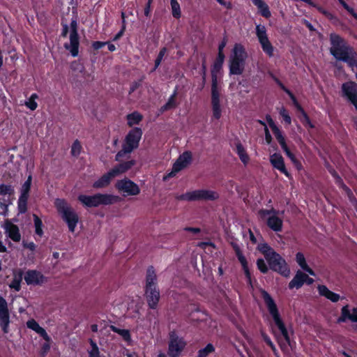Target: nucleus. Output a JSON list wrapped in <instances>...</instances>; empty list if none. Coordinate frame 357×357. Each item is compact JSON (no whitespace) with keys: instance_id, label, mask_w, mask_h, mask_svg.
Wrapping results in <instances>:
<instances>
[{"instance_id":"1","label":"nucleus","mask_w":357,"mask_h":357,"mask_svg":"<svg viewBox=\"0 0 357 357\" xmlns=\"http://www.w3.org/2000/svg\"><path fill=\"white\" fill-rule=\"evenodd\" d=\"M261 297L271 316L275 325L280 332V336L278 337V343L283 349L289 344V336L284 324L280 317L278 307L272 296L265 290H260Z\"/></svg>"},{"instance_id":"2","label":"nucleus","mask_w":357,"mask_h":357,"mask_svg":"<svg viewBox=\"0 0 357 357\" xmlns=\"http://www.w3.org/2000/svg\"><path fill=\"white\" fill-rule=\"evenodd\" d=\"M331 53L340 61L346 62L353 70L357 67V53L337 34L330 36Z\"/></svg>"},{"instance_id":"3","label":"nucleus","mask_w":357,"mask_h":357,"mask_svg":"<svg viewBox=\"0 0 357 357\" xmlns=\"http://www.w3.org/2000/svg\"><path fill=\"white\" fill-rule=\"evenodd\" d=\"M54 205L62 219L67 224L69 231L74 233L79 221L78 214L64 199H56Z\"/></svg>"},{"instance_id":"4","label":"nucleus","mask_w":357,"mask_h":357,"mask_svg":"<svg viewBox=\"0 0 357 357\" xmlns=\"http://www.w3.org/2000/svg\"><path fill=\"white\" fill-rule=\"evenodd\" d=\"M156 275L151 268L147 271L146 278L145 296L148 305L151 309H155L160 300V292L156 287Z\"/></svg>"},{"instance_id":"5","label":"nucleus","mask_w":357,"mask_h":357,"mask_svg":"<svg viewBox=\"0 0 357 357\" xmlns=\"http://www.w3.org/2000/svg\"><path fill=\"white\" fill-rule=\"evenodd\" d=\"M247 52L243 45L236 44L229 61V73L232 75H241L244 70Z\"/></svg>"},{"instance_id":"6","label":"nucleus","mask_w":357,"mask_h":357,"mask_svg":"<svg viewBox=\"0 0 357 357\" xmlns=\"http://www.w3.org/2000/svg\"><path fill=\"white\" fill-rule=\"evenodd\" d=\"M68 31L70 32V41L69 43L64 44V47L69 51L73 56L75 57L78 56L79 45V36L77 33V24L75 20H72L70 27L67 25H63L61 33L62 36H66Z\"/></svg>"},{"instance_id":"7","label":"nucleus","mask_w":357,"mask_h":357,"mask_svg":"<svg viewBox=\"0 0 357 357\" xmlns=\"http://www.w3.org/2000/svg\"><path fill=\"white\" fill-rule=\"evenodd\" d=\"M78 200L86 207H98L114 203L116 197L107 194H96L92 196L80 195Z\"/></svg>"},{"instance_id":"8","label":"nucleus","mask_w":357,"mask_h":357,"mask_svg":"<svg viewBox=\"0 0 357 357\" xmlns=\"http://www.w3.org/2000/svg\"><path fill=\"white\" fill-rule=\"evenodd\" d=\"M142 135V132L139 128H135L129 132L126 137L122 150L119 151L116 156L117 160L123 154L130 153L138 146Z\"/></svg>"},{"instance_id":"9","label":"nucleus","mask_w":357,"mask_h":357,"mask_svg":"<svg viewBox=\"0 0 357 357\" xmlns=\"http://www.w3.org/2000/svg\"><path fill=\"white\" fill-rule=\"evenodd\" d=\"M255 34L264 52L268 56H273L274 47L268 38L265 26L257 24L255 28Z\"/></svg>"},{"instance_id":"10","label":"nucleus","mask_w":357,"mask_h":357,"mask_svg":"<svg viewBox=\"0 0 357 357\" xmlns=\"http://www.w3.org/2000/svg\"><path fill=\"white\" fill-rule=\"evenodd\" d=\"M219 197L218 193L209 190H197L188 192L182 195L180 197L181 199L187 201H196V200H215Z\"/></svg>"},{"instance_id":"11","label":"nucleus","mask_w":357,"mask_h":357,"mask_svg":"<svg viewBox=\"0 0 357 357\" xmlns=\"http://www.w3.org/2000/svg\"><path fill=\"white\" fill-rule=\"evenodd\" d=\"M266 121L271 128L275 138L278 141L279 144H280L282 150L285 152L286 155L289 158V159L294 162V164H297V160L295 157V155L290 151L289 149L286 142L284 137L282 135V131L280 130V128L275 125L273 120L270 116H266Z\"/></svg>"},{"instance_id":"12","label":"nucleus","mask_w":357,"mask_h":357,"mask_svg":"<svg viewBox=\"0 0 357 357\" xmlns=\"http://www.w3.org/2000/svg\"><path fill=\"white\" fill-rule=\"evenodd\" d=\"M270 268L282 275L288 278L290 275V269L287 266L285 260L278 253L275 252L266 260Z\"/></svg>"},{"instance_id":"13","label":"nucleus","mask_w":357,"mask_h":357,"mask_svg":"<svg viewBox=\"0 0 357 357\" xmlns=\"http://www.w3.org/2000/svg\"><path fill=\"white\" fill-rule=\"evenodd\" d=\"M115 186L124 197L137 196L140 193V188L138 185L127 178L119 180Z\"/></svg>"},{"instance_id":"14","label":"nucleus","mask_w":357,"mask_h":357,"mask_svg":"<svg viewBox=\"0 0 357 357\" xmlns=\"http://www.w3.org/2000/svg\"><path fill=\"white\" fill-rule=\"evenodd\" d=\"M260 217L266 221L267 225L275 231H280L282 227V220L278 217L275 211L262 210L259 211Z\"/></svg>"},{"instance_id":"15","label":"nucleus","mask_w":357,"mask_h":357,"mask_svg":"<svg viewBox=\"0 0 357 357\" xmlns=\"http://www.w3.org/2000/svg\"><path fill=\"white\" fill-rule=\"evenodd\" d=\"M192 162V153L190 151L183 153L174 163L172 171L164 176V179L173 177L176 173L187 167Z\"/></svg>"},{"instance_id":"16","label":"nucleus","mask_w":357,"mask_h":357,"mask_svg":"<svg viewBox=\"0 0 357 357\" xmlns=\"http://www.w3.org/2000/svg\"><path fill=\"white\" fill-rule=\"evenodd\" d=\"M186 345L183 338L176 335L174 332L170 333L168 354L170 357H178Z\"/></svg>"},{"instance_id":"17","label":"nucleus","mask_w":357,"mask_h":357,"mask_svg":"<svg viewBox=\"0 0 357 357\" xmlns=\"http://www.w3.org/2000/svg\"><path fill=\"white\" fill-rule=\"evenodd\" d=\"M10 312L7 301L0 296V326L4 333L9 331Z\"/></svg>"},{"instance_id":"18","label":"nucleus","mask_w":357,"mask_h":357,"mask_svg":"<svg viewBox=\"0 0 357 357\" xmlns=\"http://www.w3.org/2000/svg\"><path fill=\"white\" fill-rule=\"evenodd\" d=\"M24 279L28 285H40L46 282L45 277L40 272L36 270L26 271Z\"/></svg>"},{"instance_id":"19","label":"nucleus","mask_w":357,"mask_h":357,"mask_svg":"<svg viewBox=\"0 0 357 357\" xmlns=\"http://www.w3.org/2000/svg\"><path fill=\"white\" fill-rule=\"evenodd\" d=\"M4 229L6 235L15 242H19L21 239V234L17 225L7 220L4 224Z\"/></svg>"},{"instance_id":"20","label":"nucleus","mask_w":357,"mask_h":357,"mask_svg":"<svg viewBox=\"0 0 357 357\" xmlns=\"http://www.w3.org/2000/svg\"><path fill=\"white\" fill-rule=\"evenodd\" d=\"M347 320L357 322V307L350 310L349 305H345L342 308L338 322H344Z\"/></svg>"},{"instance_id":"21","label":"nucleus","mask_w":357,"mask_h":357,"mask_svg":"<svg viewBox=\"0 0 357 357\" xmlns=\"http://www.w3.org/2000/svg\"><path fill=\"white\" fill-rule=\"evenodd\" d=\"M135 165V161L132 160L127 162H124L123 163H121L116 166H115L114 168H112L109 172L110 174L113 176V178H115L116 176H119L121 175L122 174L126 172L130 169L132 168V166Z\"/></svg>"},{"instance_id":"22","label":"nucleus","mask_w":357,"mask_h":357,"mask_svg":"<svg viewBox=\"0 0 357 357\" xmlns=\"http://www.w3.org/2000/svg\"><path fill=\"white\" fill-rule=\"evenodd\" d=\"M26 326L29 329L35 331L37 334H38L40 337H42L45 341L50 342L51 338L47 333L46 331L42 328L38 322H36L34 319H30L26 322Z\"/></svg>"},{"instance_id":"23","label":"nucleus","mask_w":357,"mask_h":357,"mask_svg":"<svg viewBox=\"0 0 357 357\" xmlns=\"http://www.w3.org/2000/svg\"><path fill=\"white\" fill-rule=\"evenodd\" d=\"M287 93L289 95V97L291 98V99L292 100L294 105L296 107V108L301 112V116H299L300 118V120L303 123V124L306 127V128H314V126L312 125V123H311L310 120L309 119L307 115L306 114V113L304 112V110L301 107V106L299 105V104L298 103V102L296 101L294 96L289 91H286Z\"/></svg>"},{"instance_id":"24","label":"nucleus","mask_w":357,"mask_h":357,"mask_svg":"<svg viewBox=\"0 0 357 357\" xmlns=\"http://www.w3.org/2000/svg\"><path fill=\"white\" fill-rule=\"evenodd\" d=\"M287 93L289 95V97L291 98V99L292 100L294 105L296 107V108L301 112V116H299L300 118V120L303 123V124L306 127V128H314V126L312 125V123H311L310 120L309 119L307 115L306 114V113L304 112V110L301 107V106L299 105V104L298 103V102L296 101L294 96L289 91H286Z\"/></svg>"},{"instance_id":"25","label":"nucleus","mask_w":357,"mask_h":357,"mask_svg":"<svg viewBox=\"0 0 357 357\" xmlns=\"http://www.w3.org/2000/svg\"><path fill=\"white\" fill-rule=\"evenodd\" d=\"M270 162L275 168L289 176V173L285 168L283 158L280 154L274 153L271 155L270 157Z\"/></svg>"},{"instance_id":"26","label":"nucleus","mask_w":357,"mask_h":357,"mask_svg":"<svg viewBox=\"0 0 357 357\" xmlns=\"http://www.w3.org/2000/svg\"><path fill=\"white\" fill-rule=\"evenodd\" d=\"M318 292L320 296L325 297L331 302L337 303L340 299V296L333 291H331L325 285H319L317 287Z\"/></svg>"},{"instance_id":"27","label":"nucleus","mask_w":357,"mask_h":357,"mask_svg":"<svg viewBox=\"0 0 357 357\" xmlns=\"http://www.w3.org/2000/svg\"><path fill=\"white\" fill-rule=\"evenodd\" d=\"M307 278V275L303 272L298 271L296 273L294 278L289 283V287L290 289H299L305 282V280Z\"/></svg>"},{"instance_id":"28","label":"nucleus","mask_w":357,"mask_h":357,"mask_svg":"<svg viewBox=\"0 0 357 357\" xmlns=\"http://www.w3.org/2000/svg\"><path fill=\"white\" fill-rule=\"evenodd\" d=\"M113 176L110 174L109 171L104 174L102 177L95 181L93 184V187L95 188H102L107 186L111 180L113 179Z\"/></svg>"},{"instance_id":"29","label":"nucleus","mask_w":357,"mask_h":357,"mask_svg":"<svg viewBox=\"0 0 357 357\" xmlns=\"http://www.w3.org/2000/svg\"><path fill=\"white\" fill-rule=\"evenodd\" d=\"M296 261L300 267L311 275H315L314 272L307 264L305 258L303 253L298 252L296 255Z\"/></svg>"},{"instance_id":"30","label":"nucleus","mask_w":357,"mask_h":357,"mask_svg":"<svg viewBox=\"0 0 357 357\" xmlns=\"http://www.w3.org/2000/svg\"><path fill=\"white\" fill-rule=\"evenodd\" d=\"M22 280V273L21 271L19 273H15L13 275V278L11 282L9 284V287L11 289H14L15 291H18L21 288V282Z\"/></svg>"},{"instance_id":"31","label":"nucleus","mask_w":357,"mask_h":357,"mask_svg":"<svg viewBox=\"0 0 357 357\" xmlns=\"http://www.w3.org/2000/svg\"><path fill=\"white\" fill-rule=\"evenodd\" d=\"M220 70V66H215L213 70H212V86L211 89H220V77H218V73Z\"/></svg>"},{"instance_id":"32","label":"nucleus","mask_w":357,"mask_h":357,"mask_svg":"<svg viewBox=\"0 0 357 357\" xmlns=\"http://www.w3.org/2000/svg\"><path fill=\"white\" fill-rule=\"evenodd\" d=\"M111 330L118 333L126 342H130L131 341V337L130 331L127 329L124 328H119L114 326H111Z\"/></svg>"},{"instance_id":"33","label":"nucleus","mask_w":357,"mask_h":357,"mask_svg":"<svg viewBox=\"0 0 357 357\" xmlns=\"http://www.w3.org/2000/svg\"><path fill=\"white\" fill-rule=\"evenodd\" d=\"M255 6L257 7L259 13L263 17L266 18H268L271 17V14L269 10L268 6L262 0H260L259 2H257L255 4Z\"/></svg>"},{"instance_id":"34","label":"nucleus","mask_w":357,"mask_h":357,"mask_svg":"<svg viewBox=\"0 0 357 357\" xmlns=\"http://www.w3.org/2000/svg\"><path fill=\"white\" fill-rule=\"evenodd\" d=\"M236 151L237 154L238 155L241 160L244 163L247 164L249 161V157L244 149L243 146L240 144L238 143L236 146Z\"/></svg>"},{"instance_id":"35","label":"nucleus","mask_w":357,"mask_h":357,"mask_svg":"<svg viewBox=\"0 0 357 357\" xmlns=\"http://www.w3.org/2000/svg\"><path fill=\"white\" fill-rule=\"evenodd\" d=\"M237 256H238L239 261L241 262V264L243 266V269L245 272L246 278H247L248 282L250 283L251 282V276H250V271H249V268L248 266L247 261H246L245 258L242 255V254H241L239 252H237Z\"/></svg>"},{"instance_id":"36","label":"nucleus","mask_w":357,"mask_h":357,"mask_svg":"<svg viewBox=\"0 0 357 357\" xmlns=\"http://www.w3.org/2000/svg\"><path fill=\"white\" fill-rule=\"evenodd\" d=\"M258 250L264 255L266 260L275 252L266 243L259 244Z\"/></svg>"},{"instance_id":"37","label":"nucleus","mask_w":357,"mask_h":357,"mask_svg":"<svg viewBox=\"0 0 357 357\" xmlns=\"http://www.w3.org/2000/svg\"><path fill=\"white\" fill-rule=\"evenodd\" d=\"M142 119V116L138 112H133L127 116L128 124L130 126L138 124Z\"/></svg>"},{"instance_id":"38","label":"nucleus","mask_w":357,"mask_h":357,"mask_svg":"<svg viewBox=\"0 0 357 357\" xmlns=\"http://www.w3.org/2000/svg\"><path fill=\"white\" fill-rule=\"evenodd\" d=\"M215 351V347L212 344H208L204 348L198 351L197 357H207Z\"/></svg>"},{"instance_id":"39","label":"nucleus","mask_w":357,"mask_h":357,"mask_svg":"<svg viewBox=\"0 0 357 357\" xmlns=\"http://www.w3.org/2000/svg\"><path fill=\"white\" fill-rule=\"evenodd\" d=\"M36 93H33L30 98L24 102V105L31 110L33 111L38 107V104L36 100L38 98Z\"/></svg>"},{"instance_id":"40","label":"nucleus","mask_w":357,"mask_h":357,"mask_svg":"<svg viewBox=\"0 0 357 357\" xmlns=\"http://www.w3.org/2000/svg\"><path fill=\"white\" fill-rule=\"evenodd\" d=\"M31 184V176H29L27 178V180L24 182V183L22 185L21 188V195L20 197H25L28 198L29 197V192L30 190Z\"/></svg>"},{"instance_id":"41","label":"nucleus","mask_w":357,"mask_h":357,"mask_svg":"<svg viewBox=\"0 0 357 357\" xmlns=\"http://www.w3.org/2000/svg\"><path fill=\"white\" fill-rule=\"evenodd\" d=\"M33 221L36 234L39 236H42L43 231L42 229L43 223L41 220L36 215H33Z\"/></svg>"},{"instance_id":"42","label":"nucleus","mask_w":357,"mask_h":357,"mask_svg":"<svg viewBox=\"0 0 357 357\" xmlns=\"http://www.w3.org/2000/svg\"><path fill=\"white\" fill-rule=\"evenodd\" d=\"M171 8L173 16L179 18L181 17V9L177 0H171Z\"/></svg>"},{"instance_id":"43","label":"nucleus","mask_w":357,"mask_h":357,"mask_svg":"<svg viewBox=\"0 0 357 357\" xmlns=\"http://www.w3.org/2000/svg\"><path fill=\"white\" fill-rule=\"evenodd\" d=\"M91 349L89 350V357H100L99 349L97 344L93 341H90Z\"/></svg>"},{"instance_id":"44","label":"nucleus","mask_w":357,"mask_h":357,"mask_svg":"<svg viewBox=\"0 0 357 357\" xmlns=\"http://www.w3.org/2000/svg\"><path fill=\"white\" fill-rule=\"evenodd\" d=\"M175 96H176V93H174L172 96H170L167 102L161 107V109H160L161 112H164V111L170 109L175 107V105H176Z\"/></svg>"},{"instance_id":"45","label":"nucleus","mask_w":357,"mask_h":357,"mask_svg":"<svg viewBox=\"0 0 357 357\" xmlns=\"http://www.w3.org/2000/svg\"><path fill=\"white\" fill-rule=\"evenodd\" d=\"M28 198L20 197L18 199V209L20 213H24L26 211V202Z\"/></svg>"},{"instance_id":"46","label":"nucleus","mask_w":357,"mask_h":357,"mask_svg":"<svg viewBox=\"0 0 357 357\" xmlns=\"http://www.w3.org/2000/svg\"><path fill=\"white\" fill-rule=\"evenodd\" d=\"M82 151V145L77 140L75 141L72 145L71 153L73 155H78Z\"/></svg>"},{"instance_id":"47","label":"nucleus","mask_w":357,"mask_h":357,"mask_svg":"<svg viewBox=\"0 0 357 357\" xmlns=\"http://www.w3.org/2000/svg\"><path fill=\"white\" fill-rule=\"evenodd\" d=\"M279 113L281 115V116L283 118L285 123H287V124H291V117H290L288 112L287 111V109L284 107H282L280 108Z\"/></svg>"},{"instance_id":"48","label":"nucleus","mask_w":357,"mask_h":357,"mask_svg":"<svg viewBox=\"0 0 357 357\" xmlns=\"http://www.w3.org/2000/svg\"><path fill=\"white\" fill-rule=\"evenodd\" d=\"M257 266L259 270L263 273H266L268 271V266H266L265 261L262 259H258L257 261Z\"/></svg>"},{"instance_id":"49","label":"nucleus","mask_w":357,"mask_h":357,"mask_svg":"<svg viewBox=\"0 0 357 357\" xmlns=\"http://www.w3.org/2000/svg\"><path fill=\"white\" fill-rule=\"evenodd\" d=\"M13 193V189L10 185H0V194L6 195Z\"/></svg>"},{"instance_id":"50","label":"nucleus","mask_w":357,"mask_h":357,"mask_svg":"<svg viewBox=\"0 0 357 357\" xmlns=\"http://www.w3.org/2000/svg\"><path fill=\"white\" fill-rule=\"evenodd\" d=\"M166 52H167V50L166 48H162L158 56V58L156 59L155 61V68L158 67V66L160 64L165 54H166Z\"/></svg>"},{"instance_id":"51","label":"nucleus","mask_w":357,"mask_h":357,"mask_svg":"<svg viewBox=\"0 0 357 357\" xmlns=\"http://www.w3.org/2000/svg\"><path fill=\"white\" fill-rule=\"evenodd\" d=\"M213 113L215 119H219L221 116L220 105H213Z\"/></svg>"},{"instance_id":"52","label":"nucleus","mask_w":357,"mask_h":357,"mask_svg":"<svg viewBox=\"0 0 357 357\" xmlns=\"http://www.w3.org/2000/svg\"><path fill=\"white\" fill-rule=\"evenodd\" d=\"M23 246L25 248H27L31 251H34L36 250V244L33 243V242H26V241H24L23 242Z\"/></svg>"},{"instance_id":"53","label":"nucleus","mask_w":357,"mask_h":357,"mask_svg":"<svg viewBox=\"0 0 357 357\" xmlns=\"http://www.w3.org/2000/svg\"><path fill=\"white\" fill-rule=\"evenodd\" d=\"M264 132H265V140H266V143L269 144H271V142L272 141V137H271L270 132L266 126H265V128H264Z\"/></svg>"},{"instance_id":"54","label":"nucleus","mask_w":357,"mask_h":357,"mask_svg":"<svg viewBox=\"0 0 357 357\" xmlns=\"http://www.w3.org/2000/svg\"><path fill=\"white\" fill-rule=\"evenodd\" d=\"M317 9L323 15H324L326 17H328V19H331V20H333L334 17L333 15H332L331 13H329L328 11L323 9L321 7H317Z\"/></svg>"},{"instance_id":"55","label":"nucleus","mask_w":357,"mask_h":357,"mask_svg":"<svg viewBox=\"0 0 357 357\" xmlns=\"http://www.w3.org/2000/svg\"><path fill=\"white\" fill-rule=\"evenodd\" d=\"M125 29H126V20H123L122 28H121V31L115 36L114 40H116L119 38H120L122 36V35L123 34Z\"/></svg>"},{"instance_id":"56","label":"nucleus","mask_w":357,"mask_h":357,"mask_svg":"<svg viewBox=\"0 0 357 357\" xmlns=\"http://www.w3.org/2000/svg\"><path fill=\"white\" fill-rule=\"evenodd\" d=\"M105 44L104 42L96 41L93 43L92 46L95 50H98L104 47Z\"/></svg>"},{"instance_id":"57","label":"nucleus","mask_w":357,"mask_h":357,"mask_svg":"<svg viewBox=\"0 0 357 357\" xmlns=\"http://www.w3.org/2000/svg\"><path fill=\"white\" fill-rule=\"evenodd\" d=\"M344 8L357 20V13L354 12L353 8H350L347 4L344 5Z\"/></svg>"},{"instance_id":"58","label":"nucleus","mask_w":357,"mask_h":357,"mask_svg":"<svg viewBox=\"0 0 357 357\" xmlns=\"http://www.w3.org/2000/svg\"><path fill=\"white\" fill-rule=\"evenodd\" d=\"M344 8L357 20V13L354 12L353 8H350L347 4L344 5Z\"/></svg>"},{"instance_id":"59","label":"nucleus","mask_w":357,"mask_h":357,"mask_svg":"<svg viewBox=\"0 0 357 357\" xmlns=\"http://www.w3.org/2000/svg\"><path fill=\"white\" fill-rule=\"evenodd\" d=\"M50 342H47L43 344L42 349L43 352L46 353L50 349Z\"/></svg>"},{"instance_id":"60","label":"nucleus","mask_w":357,"mask_h":357,"mask_svg":"<svg viewBox=\"0 0 357 357\" xmlns=\"http://www.w3.org/2000/svg\"><path fill=\"white\" fill-rule=\"evenodd\" d=\"M151 1H152V0H149L148 3H147V6H146V8H145V9H144V15H145L146 16H147V17H148V16L149 15V14H150V11H151V9H150V5H151Z\"/></svg>"},{"instance_id":"61","label":"nucleus","mask_w":357,"mask_h":357,"mask_svg":"<svg viewBox=\"0 0 357 357\" xmlns=\"http://www.w3.org/2000/svg\"><path fill=\"white\" fill-rule=\"evenodd\" d=\"M212 105H220V97H211Z\"/></svg>"},{"instance_id":"62","label":"nucleus","mask_w":357,"mask_h":357,"mask_svg":"<svg viewBox=\"0 0 357 357\" xmlns=\"http://www.w3.org/2000/svg\"><path fill=\"white\" fill-rule=\"evenodd\" d=\"M220 89H211V97H220Z\"/></svg>"},{"instance_id":"63","label":"nucleus","mask_w":357,"mask_h":357,"mask_svg":"<svg viewBox=\"0 0 357 357\" xmlns=\"http://www.w3.org/2000/svg\"><path fill=\"white\" fill-rule=\"evenodd\" d=\"M264 340L266 341V342L273 349H275V347L273 344V342H271V339L267 337V336H264Z\"/></svg>"},{"instance_id":"64","label":"nucleus","mask_w":357,"mask_h":357,"mask_svg":"<svg viewBox=\"0 0 357 357\" xmlns=\"http://www.w3.org/2000/svg\"><path fill=\"white\" fill-rule=\"evenodd\" d=\"M126 355L127 357H137L135 353H130L128 351L126 354Z\"/></svg>"}]
</instances>
